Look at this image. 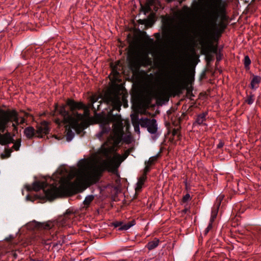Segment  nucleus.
Segmentation results:
<instances>
[{
    "label": "nucleus",
    "instance_id": "nucleus-1",
    "mask_svg": "<svg viewBox=\"0 0 261 261\" xmlns=\"http://www.w3.org/2000/svg\"><path fill=\"white\" fill-rule=\"evenodd\" d=\"M102 100L107 105L112 106V109L107 115H95V119L100 124V128L96 136L100 140L108 137L111 130V122L113 123L112 134L101 147L98 156L81 160L78 163V168L71 170L69 178L76 177L74 184L76 186L96 182L104 170L115 171L128 156L127 153L120 155L115 152V148L122 140L123 125L120 115L112 114L113 110H120L122 103L124 108L127 107L126 97L119 91L111 89L105 93Z\"/></svg>",
    "mask_w": 261,
    "mask_h": 261
},
{
    "label": "nucleus",
    "instance_id": "nucleus-2",
    "mask_svg": "<svg viewBox=\"0 0 261 261\" xmlns=\"http://www.w3.org/2000/svg\"><path fill=\"white\" fill-rule=\"evenodd\" d=\"M102 98L96 94L93 95L90 98V102L88 107H86L82 102H76L73 100L68 99L67 101L71 113H69L65 110V106H62L60 108L56 106L55 110L66 121L68 122L72 127L77 132L81 133L88 126L87 120L90 115L89 108L92 107L94 111L100 109V105Z\"/></svg>",
    "mask_w": 261,
    "mask_h": 261
},
{
    "label": "nucleus",
    "instance_id": "nucleus-3",
    "mask_svg": "<svg viewBox=\"0 0 261 261\" xmlns=\"http://www.w3.org/2000/svg\"><path fill=\"white\" fill-rule=\"evenodd\" d=\"M184 85V77L181 72L172 73L169 79L166 87H162L156 78L151 74L144 80L142 86V93L145 99L150 101L153 99L158 101L168 100L170 95L178 93Z\"/></svg>",
    "mask_w": 261,
    "mask_h": 261
},
{
    "label": "nucleus",
    "instance_id": "nucleus-4",
    "mask_svg": "<svg viewBox=\"0 0 261 261\" xmlns=\"http://www.w3.org/2000/svg\"><path fill=\"white\" fill-rule=\"evenodd\" d=\"M217 17L216 11L210 10L207 12L202 20L201 31L203 35L214 38L221 33L224 30L223 24L216 23Z\"/></svg>",
    "mask_w": 261,
    "mask_h": 261
},
{
    "label": "nucleus",
    "instance_id": "nucleus-5",
    "mask_svg": "<svg viewBox=\"0 0 261 261\" xmlns=\"http://www.w3.org/2000/svg\"><path fill=\"white\" fill-rule=\"evenodd\" d=\"M69 182L61 183L59 187L54 185H50L47 188V184L44 181H37L33 183L32 189L37 191L43 189L45 196L48 199L51 200L56 197L61 196L65 192Z\"/></svg>",
    "mask_w": 261,
    "mask_h": 261
},
{
    "label": "nucleus",
    "instance_id": "nucleus-6",
    "mask_svg": "<svg viewBox=\"0 0 261 261\" xmlns=\"http://www.w3.org/2000/svg\"><path fill=\"white\" fill-rule=\"evenodd\" d=\"M24 121V118H19L14 110L0 111V133L4 132L9 122H13L12 126L16 129L19 123H23Z\"/></svg>",
    "mask_w": 261,
    "mask_h": 261
},
{
    "label": "nucleus",
    "instance_id": "nucleus-7",
    "mask_svg": "<svg viewBox=\"0 0 261 261\" xmlns=\"http://www.w3.org/2000/svg\"><path fill=\"white\" fill-rule=\"evenodd\" d=\"M73 215H69L68 214L59 218L57 220L49 221L45 223L41 224L39 227H42L45 229H49L53 228L64 227L70 225V219Z\"/></svg>",
    "mask_w": 261,
    "mask_h": 261
},
{
    "label": "nucleus",
    "instance_id": "nucleus-8",
    "mask_svg": "<svg viewBox=\"0 0 261 261\" xmlns=\"http://www.w3.org/2000/svg\"><path fill=\"white\" fill-rule=\"evenodd\" d=\"M128 59L131 69L137 70L141 65L145 64L148 61V57L147 54L142 56L132 54L129 55Z\"/></svg>",
    "mask_w": 261,
    "mask_h": 261
},
{
    "label": "nucleus",
    "instance_id": "nucleus-9",
    "mask_svg": "<svg viewBox=\"0 0 261 261\" xmlns=\"http://www.w3.org/2000/svg\"><path fill=\"white\" fill-rule=\"evenodd\" d=\"M138 123L142 127L147 128L148 132L152 135L153 140H154L157 139L159 136L157 134L158 124L154 119L141 118L139 119Z\"/></svg>",
    "mask_w": 261,
    "mask_h": 261
},
{
    "label": "nucleus",
    "instance_id": "nucleus-10",
    "mask_svg": "<svg viewBox=\"0 0 261 261\" xmlns=\"http://www.w3.org/2000/svg\"><path fill=\"white\" fill-rule=\"evenodd\" d=\"M163 29L164 32L172 35V38L174 41H176L180 35L179 31L174 29L173 22L170 18H167L164 20Z\"/></svg>",
    "mask_w": 261,
    "mask_h": 261
},
{
    "label": "nucleus",
    "instance_id": "nucleus-11",
    "mask_svg": "<svg viewBox=\"0 0 261 261\" xmlns=\"http://www.w3.org/2000/svg\"><path fill=\"white\" fill-rule=\"evenodd\" d=\"M223 198V195H219L217 198L216 203L212 210L209 224L204 231L205 234H207L212 228V223L217 215L218 210L220 205L221 201Z\"/></svg>",
    "mask_w": 261,
    "mask_h": 261
},
{
    "label": "nucleus",
    "instance_id": "nucleus-12",
    "mask_svg": "<svg viewBox=\"0 0 261 261\" xmlns=\"http://www.w3.org/2000/svg\"><path fill=\"white\" fill-rule=\"evenodd\" d=\"M175 15L180 19H187L191 15V10L190 8L184 7L181 10L176 12Z\"/></svg>",
    "mask_w": 261,
    "mask_h": 261
},
{
    "label": "nucleus",
    "instance_id": "nucleus-13",
    "mask_svg": "<svg viewBox=\"0 0 261 261\" xmlns=\"http://www.w3.org/2000/svg\"><path fill=\"white\" fill-rule=\"evenodd\" d=\"M63 123L64 124H66L65 126H66V140L69 142V141H71L74 136V132H73L72 131V130L71 129L72 128L77 133H78L73 128V127H72L71 125H70V124L68 122H67V121H66L65 120L64 117H63Z\"/></svg>",
    "mask_w": 261,
    "mask_h": 261
},
{
    "label": "nucleus",
    "instance_id": "nucleus-14",
    "mask_svg": "<svg viewBox=\"0 0 261 261\" xmlns=\"http://www.w3.org/2000/svg\"><path fill=\"white\" fill-rule=\"evenodd\" d=\"M37 133L40 137L48 134L49 133L48 123L46 121L42 122L38 126Z\"/></svg>",
    "mask_w": 261,
    "mask_h": 261
},
{
    "label": "nucleus",
    "instance_id": "nucleus-15",
    "mask_svg": "<svg viewBox=\"0 0 261 261\" xmlns=\"http://www.w3.org/2000/svg\"><path fill=\"white\" fill-rule=\"evenodd\" d=\"M13 139L10 133H6L4 134L0 133V144L6 145L13 142Z\"/></svg>",
    "mask_w": 261,
    "mask_h": 261
},
{
    "label": "nucleus",
    "instance_id": "nucleus-16",
    "mask_svg": "<svg viewBox=\"0 0 261 261\" xmlns=\"http://www.w3.org/2000/svg\"><path fill=\"white\" fill-rule=\"evenodd\" d=\"M119 63L118 62L117 64L115 65L114 66L112 65V72L110 75V77L111 80L114 82L119 81V73L118 71L117 66L119 65Z\"/></svg>",
    "mask_w": 261,
    "mask_h": 261
},
{
    "label": "nucleus",
    "instance_id": "nucleus-17",
    "mask_svg": "<svg viewBox=\"0 0 261 261\" xmlns=\"http://www.w3.org/2000/svg\"><path fill=\"white\" fill-rule=\"evenodd\" d=\"M158 3V0H148V2L144 5H141V9L145 14L151 11V7L154 4Z\"/></svg>",
    "mask_w": 261,
    "mask_h": 261
},
{
    "label": "nucleus",
    "instance_id": "nucleus-18",
    "mask_svg": "<svg viewBox=\"0 0 261 261\" xmlns=\"http://www.w3.org/2000/svg\"><path fill=\"white\" fill-rule=\"evenodd\" d=\"M146 179V175L145 174L142 175L141 177L138 178V182L136 184L135 190L136 192H139L142 188L143 186Z\"/></svg>",
    "mask_w": 261,
    "mask_h": 261
},
{
    "label": "nucleus",
    "instance_id": "nucleus-19",
    "mask_svg": "<svg viewBox=\"0 0 261 261\" xmlns=\"http://www.w3.org/2000/svg\"><path fill=\"white\" fill-rule=\"evenodd\" d=\"M261 82V77L259 76H254L250 83V88L252 89H256Z\"/></svg>",
    "mask_w": 261,
    "mask_h": 261
},
{
    "label": "nucleus",
    "instance_id": "nucleus-20",
    "mask_svg": "<svg viewBox=\"0 0 261 261\" xmlns=\"http://www.w3.org/2000/svg\"><path fill=\"white\" fill-rule=\"evenodd\" d=\"M135 225V221L134 220H132L127 222V223L123 224L122 223V225L121 227L118 228L119 230H127L130 228L131 227Z\"/></svg>",
    "mask_w": 261,
    "mask_h": 261
},
{
    "label": "nucleus",
    "instance_id": "nucleus-21",
    "mask_svg": "<svg viewBox=\"0 0 261 261\" xmlns=\"http://www.w3.org/2000/svg\"><path fill=\"white\" fill-rule=\"evenodd\" d=\"M24 133L28 138H30L34 135L35 129L32 127H28L25 128Z\"/></svg>",
    "mask_w": 261,
    "mask_h": 261
},
{
    "label": "nucleus",
    "instance_id": "nucleus-22",
    "mask_svg": "<svg viewBox=\"0 0 261 261\" xmlns=\"http://www.w3.org/2000/svg\"><path fill=\"white\" fill-rule=\"evenodd\" d=\"M159 243V240L158 239L154 240L148 243L147 245V248L149 250H152L158 246Z\"/></svg>",
    "mask_w": 261,
    "mask_h": 261
},
{
    "label": "nucleus",
    "instance_id": "nucleus-23",
    "mask_svg": "<svg viewBox=\"0 0 261 261\" xmlns=\"http://www.w3.org/2000/svg\"><path fill=\"white\" fill-rule=\"evenodd\" d=\"M245 68L248 70L250 69V65L251 63V60L248 56H245L243 60Z\"/></svg>",
    "mask_w": 261,
    "mask_h": 261
},
{
    "label": "nucleus",
    "instance_id": "nucleus-24",
    "mask_svg": "<svg viewBox=\"0 0 261 261\" xmlns=\"http://www.w3.org/2000/svg\"><path fill=\"white\" fill-rule=\"evenodd\" d=\"M94 196L92 195H88L86 197L83 204L86 206H88L91 202L93 200Z\"/></svg>",
    "mask_w": 261,
    "mask_h": 261
},
{
    "label": "nucleus",
    "instance_id": "nucleus-25",
    "mask_svg": "<svg viewBox=\"0 0 261 261\" xmlns=\"http://www.w3.org/2000/svg\"><path fill=\"white\" fill-rule=\"evenodd\" d=\"M206 114L203 113L198 116L196 122L199 124H202L205 120Z\"/></svg>",
    "mask_w": 261,
    "mask_h": 261
},
{
    "label": "nucleus",
    "instance_id": "nucleus-26",
    "mask_svg": "<svg viewBox=\"0 0 261 261\" xmlns=\"http://www.w3.org/2000/svg\"><path fill=\"white\" fill-rule=\"evenodd\" d=\"M150 43L151 44V45L150 47V53L151 54L152 56L153 57H156L157 56V50L153 46L152 42H153V39H149Z\"/></svg>",
    "mask_w": 261,
    "mask_h": 261
},
{
    "label": "nucleus",
    "instance_id": "nucleus-27",
    "mask_svg": "<svg viewBox=\"0 0 261 261\" xmlns=\"http://www.w3.org/2000/svg\"><path fill=\"white\" fill-rule=\"evenodd\" d=\"M20 145L21 141L20 139H18L14 142V145L13 146V148H14V149L17 151L19 150Z\"/></svg>",
    "mask_w": 261,
    "mask_h": 261
},
{
    "label": "nucleus",
    "instance_id": "nucleus-28",
    "mask_svg": "<svg viewBox=\"0 0 261 261\" xmlns=\"http://www.w3.org/2000/svg\"><path fill=\"white\" fill-rule=\"evenodd\" d=\"M254 95L252 94H251L247 97L246 99L245 100V101L248 104V105H251L254 102Z\"/></svg>",
    "mask_w": 261,
    "mask_h": 261
},
{
    "label": "nucleus",
    "instance_id": "nucleus-29",
    "mask_svg": "<svg viewBox=\"0 0 261 261\" xmlns=\"http://www.w3.org/2000/svg\"><path fill=\"white\" fill-rule=\"evenodd\" d=\"M64 243V238H62L58 242H54L53 245L54 246H58V245L61 246Z\"/></svg>",
    "mask_w": 261,
    "mask_h": 261
},
{
    "label": "nucleus",
    "instance_id": "nucleus-30",
    "mask_svg": "<svg viewBox=\"0 0 261 261\" xmlns=\"http://www.w3.org/2000/svg\"><path fill=\"white\" fill-rule=\"evenodd\" d=\"M131 118L132 120V122L134 125H135V123H136V121L138 119V115L137 114H132L131 115Z\"/></svg>",
    "mask_w": 261,
    "mask_h": 261
},
{
    "label": "nucleus",
    "instance_id": "nucleus-31",
    "mask_svg": "<svg viewBox=\"0 0 261 261\" xmlns=\"http://www.w3.org/2000/svg\"><path fill=\"white\" fill-rule=\"evenodd\" d=\"M156 157L152 156L149 158V160L146 163L149 164V165L151 166L153 163L155 161Z\"/></svg>",
    "mask_w": 261,
    "mask_h": 261
},
{
    "label": "nucleus",
    "instance_id": "nucleus-32",
    "mask_svg": "<svg viewBox=\"0 0 261 261\" xmlns=\"http://www.w3.org/2000/svg\"><path fill=\"white\" fill-rule=\"evenodd\" d=\"M190 199V194H187L186 195H185L184 196L182 200H183L184 202H187L188 200H189Z\"/></svg>",
    "mask_w": 261,
    "mask_h": 261
},
{
    "label": "nucleus",
    "instance_id": "nucleus-33",
    "mask_svg": "<svg viewBox=\"0 0 261 261\" xmlns=\"http://www.w3.org/2000/svg\"><path fill=\"white\" fill-rule=\"evenodd\" d=\"M150 166L149 165V164L146 163V166H145V168L144 169V174L146 175V173L149 171V167Z\"/></svg>",
    "mask_w": 261,
    "mask_h": 261
},
{
    "label": "nucleus",
    "instance_id": "nucleus-34",
    "mask_svg": "<svg viewBox=\"0 0 261 261\" xmlns=\"http://www.w3.org/2000/svg\"><path fill=\"white\" fill-rule=\"evenodd\" d=\"M122 225V222H116L115 223H114V226L115 227H121Z\"/></svg>",
    "mask_w": 261,
    "mask_h": 261
},
{
    "label": "nucleus",
    "instance_id": "nucleus-35",
    "mask_svg": "<svg viewBox=\"0 0 261 261\" xmlns=\"http://www.w3.org/2000/svg\"><path fill=\"white\" fill-rule=\"evenodd\" d=\"M219 0H216L214 2V4L216 5V7H219Z\"/></svg>",
    "mask_w": 261,
    "mask_h": 261
},
{
    "label": "nucleus",
    "instance_id": "nucleus-36",
    "mask_svg": "<svg viewBox=\"0 0 261 261\" xmlns=\"http://www.w3.org/2000/svg\"><path fill=\"white\" fill-rule=\"evenodd\" d=\"M135 129L136 131L139 132V126H135Z\"/></svg>",
    "mask_w": 261,
    "mask_h": 261
},
{
    "label": "nucleus",
    "instance_id": "nucleus-37",
    "mask_svg": "<svg viewBox=\"0 0 261 261\" xmlns=\"http://www.w3.org/2000/svg\"><path fill=\"white\" fill-rule=\"evenodd\" d=\"M127 138H128V140H125V141H127V142H129L130 141V136H127Z\"/></svg>",
    "mask_w": 261,
    "mask_h": 261
},
{
    "label": "nucleus",
    "instance_id": "nucleus-38",
    "mask_svg": "<svg viewBox=\"0 0 261 261\" xmlns=\"http://www.w3.org/2000/svg\"><path fill=\"white\" fill-rule=\"evenodd\" d=\"M56 122L57 123V124H60V121L59 119H56Z\"/></svg>",
    "mask_w": 261,
    "mask_h": 261
},
{
    "label": "nucleus",
    "instance_id": "nucleus-39",
    "mask_svg": "<svg viewBox=\"0 0 261 261\" xmlns=\"http://www.w3.org/2000/svg\"><path fill=\"white\" fill-rule=\"evenodd\" d=\"M220 59H221V58H220V57H217V61L220 60Z\"/></svg>",
    "mask_w": 261,
    "mask_h": 261
},
{
    "label": "nucleus",
    "instance_id": "nucleus-40",
    "mask_svg": "<svg viewBox=\"0 0 261 261\" xmlns=\"http://www.w3.org/2000/svg\"><path fill=\"white\" fill-rule=\"evenodd\" d=\"M158 8L156 6H155L154 9L155 11H157Z\"/></svg>",
    "mask_w": 261,
    "mask_h": 261
},
{
    "label": "nucleus",
    "instance_id": "nucleus-41",
    "mask_svg": "<svg viewBox=\"0 0 261 261\" xmlns=\"http://www.w3.org/2000/svg\"><path fill=\"white\" fill-rule=\"evenodd\" d=\"M139 21L141 22V23H144L143 21H144L145 20H140Z\"/></svg>",
    "mask_w": 261,
    "mask_h": 261
},
{
    "label": "nucleus",
    "instance_id": "nucleus-42",
    "mask_svg": "<svg viewBox=\"0 0 261 261\" xmlns=\"http://www.w3.org/2000/svg\"><path fill=\"white\" fill-rule=\"evenodd\" d=\"M221 146H222V145H221V144H219V145H218V147H220Z\"/></svg>",
    "mask_w": 261,
    "mask_h": 261
},
{
    "label": "nucleus",
    "instance_id": "nucleus-43",
    "mask_svg": "<svg viewBox=\"0 0 261 261\" xmlns=\"http://www.w3.org/2000/svg\"><path fill=\"white\" fill-rule=\"evenodd\" d=\"M237 2L238 1V0H236Z\"/></svg>",
    "mask_w": 261,
    "mask_h": 261
}]
</instances>
